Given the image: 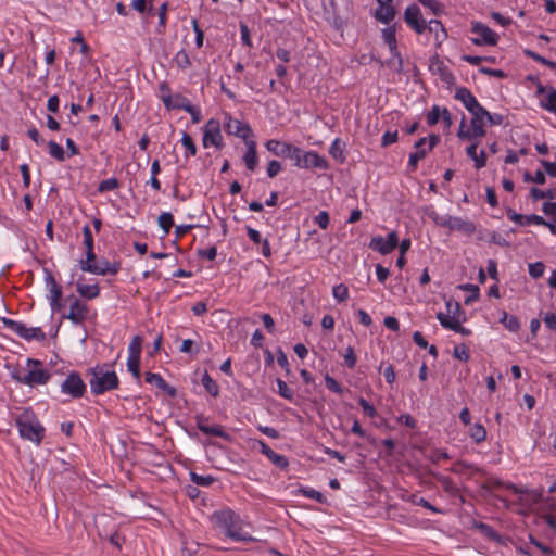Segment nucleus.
Segmentation results:
<instances>
[{"mask_svg":"<svg viewBox=\"0 0 556 556\" xmlns=\"http://www.w3.org/2000/svg\"><path fill=\"white\" fill-rule=\"evenodd\" d=\"M216 526L223 529L227 536L235 541H252L253 539L242 532V521L232 510L226 509L216 511L213 515Z\"/></svg>","mask_w":556,"mask_h":556,"instance_id":"obj_1","label":"nucleus"},{"mask_svg":"<svg viewBox=\"0 0 556 556\" xmlns=\"http://www.w3.org/2000/svg\"><path fill=\"white\" fill-rule=\"evenodd\" d=\"M480 110L481 111L475 110L473 112H470V114L472 115L471 121H470V128L467 127L466 117L463 116V118L460 121L459 129L457 131V137L460 140H472V139L482 138L485 136L486 130H485L484 126H485L488 110L485 108H483L482 105L480 106Z\"/></svg>","mask_w":556,"mask_h":556,"instance_id":"obj_2","label":"nucleus"},{"mask_svg":"<svg viewBox=\"0 0 556 556\" xmlns=\"http://www.w3.org/2000/svg\"><path fill=\"white\" fill-rule=\"evenodd\" d=\"M22 438L39 444L45 435V428L40 425L31 409H25L16 419Z\"/></svg>","mask_w":556,"mask_h":556,"instance_id":"obj_3","label":"nucleus"},{"mask_svg":"<svg viewBox=\"0 0 556 556\" xmlns=\"http://www.w3.org/2000/svg\"><path fill=\"white\" fill-rule=\"evenodd\" d=\"M96 367L91 369L89 384L91 392L102 394L106 391L117 389L119 380L115 371L105 370L104 367Z\"/></svg>","mask_w":556,"mask_h":556,"instance_id":"obj_4","label":"nucleus"},{"mask_svg":"<svg viewBox=\"0 0 556 556\" xmlns=\"http://www.w3.org/2000/svg\"><path fill=\"white\" fill-rule=\"evenodd\" d=\"M471 33L479 35L478 38H472L471 41L476 46H496L498 36L489 26L481 22L471 23Z\"/></svg>","mask_w":556,"mask_h":556,"instance_id":"obj_5","label":"nucleus"},{"mask_svg":"<svg viewBox=\"0 0 556 556\" xmlns=\"http://www.w3.org/2000/svg\"><path fill=\"white\" fill-rule=\"evenodd\" d=\"M61 391L71 395L73 399H79L84 396L86 392V384L79 374L73 371L62 382Z\"/></svg>","mask_w":556,"mask_h":556,"instance_id":"obj_6","label":"nucleus"},{"mask_svg":"<svg viewBox=\"0 0 556 556\" xmlns=\"http://www.w3.org/2000/svg\"><path fill=\"white\" fill-rule=\"evenodd\" d=\"M507 489L519 495L520 506L527 509H532L543 497V491L539 490H523L515 484H508Z\"/></svg>","mask_w":556,"mask_h":556,"instance_id":"obj_7","label":"nucleus"},{"mask_svg":"<svg viewBox=\"0 0 556 556\" xmlns=\"http://www.w3.org/2000/svg\"><path fill=\"white\" fill-rule=\"evenodd\" d=\"M399 244V237L396 231H391L384 239L381 236L372 237L369 242V248L378 251L382 255L391 253Z\"/></svg>","mask_w":556,"mask_h":556,"instance_id":"obj_8","label":"nucleus"},{"mask_svg":"<svg viewBox=\"0 0 556 556\" xmlns=\"http://www.w3.org/2000/svg\"><path fill=\"white\" fill-rule=\"evenodd\" d=\"M210 144L215 146L217 149L223 146L220 125L219 122L214 118H211L204 127L203 146L207 148Z\"/></svg>","mask_w":556,"mask_h":556,"instance_id":"obj_9","label":"nucleus"},{"mask_svg":"<svg viewBox=\"0 0 556 556\" xmlns=\"http://www.w3.org/2000/svg\"><path fill=\"white\" fill-rule=\"evenodd\" d=\"M404 20L407 25L413 28L417 34H422L426 30L427 23L421 16V12L418 5L412 4L406 8L404 13Z\"/></svg>","mask_w":556,"mask_h":556,"instance_id":"obj_10","label":"nucleus"},{"mask_svg":"<svg viewBox=\"0 0 556 556\" xmlns=\"http://www.w3.org/2000/svg\"><path fill=\"white\" fill-rule=\"evenodd\" d=\"M18 382L34 387L36 384H46L50 379V374L41 368H33L23 377H15Z\"/></svg>","mask_w":556,"mask_h":556,"instance_id":"obj_11","label":"nucleus"},{"mask_svg":"<svg viewBox=\"0 0 556 556\" xmlns=\"http://www.w3.org/2000/svg\"><path fill=\"white\" fill-rule=\"evenodd\" d=\"M546 96L540 100V104L548 112L556 114V89L554 87H544L541 83L538 84L536 94Z\"/></svg>","mask_w":556,"mask_h":556,"instance_id":"obj_12","label":"nucleus"},{"mask_svg":"<svg viewBox=\"0 0 556 556\" xmlns=\"http://www.w3.org/2000/svg\"><path fill=\"white\" fill-rule=\"evenodd\" d=\"M225 129L228 134L240 137L245 141L247 138L252 134L251 127L248 124L242 123L239 119L232 118L230 116L227 117Z\"/></svg>","mask_w":556,"mask_h":556,"instance_id":"obj_13","label":"nucleus"},{"mask_svg":"<svg viewBox=\"0 0 556 556\" xmlns=\"http://www.w3.org/2000/svg\"><path fill=\"white\" fill-rule=\"evenodd\" d=\"M382 37L384 42L388 45L390 52L397 58V66H395V72L401 73L403 71V59L397 51L396 47V37L394 28H386L382 30Z\"/></svg>","mask_w":556,"mask_h":556,"instance_id":"obj_14","label":"nucleus"},{"mask_svg":"<svg viewBox=\"0 0 556 556\" xmlns=\"http://www.w3.org/2000/svg\"><path fill=\"white\" fill-rule=\"evenodd\" d=\"M300 168H319L326 169L328 168V162L325 157L320 156L318 153L314 151L304 152L302 162L300 164Z\"/></svg>","mask_w":556,"mask_h":556,"instance_id":"obj_15","label":"nucleus"},{"mask_svg":"<svg viewBox=\"0 0 556 556\" xmlns=\"http://www.w3.org/2000/svg\"><path fill=\"white\" fill-rule=\"evenodd\" d=\"M71 299H73V302L71 304L70 312L65 317L75 324H80L87 318L88 307L75 296L72 295Z\"/></svg>","mask_w":556,"mask_h":556,"instance_id":"obj_16","label":"nucleus"},{"mask_svg":"<svg viewBox=\"0 0 556 556\" xmlns=\"http://www.w3.org/2000/svg\"><path fill=\"white\" fill-rule=\"evenodd\" d=\"M455 99L459 100L469 113L473 112L475 110L481 111V104L477 101L472 92L466 87H460L456 90Z\"/></svg>","mask_w":556,"mask_h":556,"instance_id":"obj_17","label":"nucleus"},{"mask_svg":"<svg viewBox=\"0 0 556 556\" xmlns=\"http://www.w3.org/2000/svg\"><path fill=\"white\" fill-rule=\"evenodd\" d=\"M255 443L260 446V451L264 454L274 465L278 468L285 469L288 467L289 462L283 455L275 453L264 441L255 440Z\"/></svg>","mask_w":556,"mask_h":556,"instance_id":"obj_18","label":"nucleus"},{"mask_svg":"<svg viewBox=\"0 0 556 556\" xmlns=\"http://www.w3.org/2000/svg\"><path fill=\"white\" fill-rule=\"evenodd\" d=\"M507 216L510 220H513L521 226H526V225H530V224H534V225L545 224V219L540 215H536V214L522 215V214L516 213L511 208H508Z\"/></svg>","mask_w":556,"mask_h":556,"instance_id":"obj_19","label":"nucleus"},{"mask_svg":"<svg viewBox=\"0 0 556 556\" xmlns=\"http://www.w3.org/2000/svg\"><path fill=\"white\" fill-rule=\"evenodd\" d=\"M97 261L94 250L89 249L86 251V260H81L79 262V268L83 271L104 276V269H101L96 265Z\"/></svg>","mask_w":556,"mask_h":556,"instance_id":"obj_20","label":"nucleus"},{"mask_svg":"<svg viewBox=\"0 0 556 556\" xmlns=\"http://www.w3.org/2000/svg\"><path fill=\"white\" fill-rule=\"evenodd\" d=\"M379 7L376 10V18L384 24H389L395 16V10L391 5L392 1L377 0Z\"/></svg>","mask_w":556,"mask_h":556,"instance_id":"obj_21","label":"nucleus"},{"mask_svg":"<svg viewBox=\"0 0 556 556\" xmlns=\"http://www.w3.org/2000/svg\"><path fill=\"white\" fill-rule=\"evenodd\" d=\"M146 381L150 384H155L160 390L166 392L169 396H176V389L169 386L160 374L147 372Z\"/></svg>","mask_w":556,"mask_h":556,"instance_id":"obj_22","label":"nucleus"},{"mask_svg":"<svg viewBox=\"0 0 556 556\" xmlns=\"http://www.w3.org/2000/svg\"><path fill=\"white\" fill-rule=\"evenodd\" d=\"M450 230H456L467 236H471L476 231V225L473 222L463 219L460 217L451 218Z\"/></svg>","mask_w":556,"mask_h":556,"instance_id":"obj_23","label":"nucleus"},{"mask_svg":"<svg viewBox=\"0 0 556 556\" xmlns=\"http://www.w3.org/2000/svg\"><path fill=\"white\" fill-rule=\"evenodd\" d=\"M16 334L25 340H38L43 341L46 339V333L41 330V328L38 327H26L24 324L21 323Z\"/></svg>","mask_w":556,"mask_h":556,"instance_id":"obj_24","label":"nucleus"},{"mask_svg":"<svg viewBox=\"0 0 556 556\" xmlns=\"http://www.w3.org/2000/svg\"><path fill=\"white\" fill-rule=\"evenodd\" d=\"M247 143V151L243 155V161L247 166V168L251 172H253L258 163L257 153H256V142L253 140L245 141Z\"/></svg>","mask_w":556,"mask_h":556,"instance_id":"obj_25","label":"nucleus"},{"mask_svg":"<svg viewBox=\"0 0 556 556\" xmlns=\"http://www.w3.org/2000/svg\"><path fill=\"white\" fill-rule=\"evenodd\" d=\"M426 142H427L426 138H420L415 143L416 151L414 153L409 154V160H408V166L412 169H415L417 167L418 162L426 156V154H427V149L425 148Z\"/></svg>","mask_w":556,"mask_h":556,"instance_id":"obj_26","label":"nucleus"},{"mask_svg":"<svg viewBox=\"0 0 556 556\" xmlns=\"http://www.w3.org/2000/svg\"><path fill=\"white\" fill-rule=\"evenodd\" d=\"M265 146L269 152H271L276 156H281V157H287V155H289L288 153L290 152V147H291L290 143L281 142L279 140H275V139L268 140L265 143Z\"/></svg>","mask_w":556,"mask_h":556,"instance_id":"obj_27","label":"nucleus"},{"mask_svg":"<svg viewBox=\"0 0 556 556\" xmlns=\"http://www.w3.org/2000/svg\"><path fill=\"white\" fill-rule=\"evenodd\" d=\"M163 102L167 109H181L185 111H186V108H189L192 105L188 99H186L179 94L175 96L174 98H172V96H163Z\"/></svg>","mask_w":556,"mask_h":556,"instance_id":"obj_28","label":"nucleus"},{"mask_svg":"<svg viewBox=\"0 0 556 556\" xmlns=\"http://www.w3.org/2000/svg\"><path fill=\"white\" fill-rule=\"evenodd\" d=\"M77 292L88 300L99 296L100 289L98 285H85L80 280L76 283Z\"/></svg>","mask_w":556,"mask_h":556,"instance_id":"obj_29","label":"nucleus"},{"mask_svg":"<svg viewBox=\"0 0 556 556\" xmlns=\"http://www.w3.org/2000/svg\"><path fill=\"white\" fill-rule=\"evenodd\" d=\"M426 28H428L430 33L435 34V39L438 40L439 43H441L447 37L446 29L444 28L443 24L438 20L429 21Z\"/></svg>","mask_w":556,"mask_h":556,"instance_id":"obj_30","label":"nucleus"},{"mask_svg":"<svg viewBox=\"0 0 556 556\" xmlns=\"http://www.w3.org/2000/svg\"><path fill=\"white\" fill-rule=\"evenodd\" d=\"M469 437L477 443L480 444L486 439V430L483 425L477 422L469 429Z\"/></svg>","mask_w":556,"mask_h":556,"instance_id":"obj_31","label":"nucleus"},{"mask_svg":"<svg viewBox=\"0 0 556 556\" xmlns=\"http://www.w3.org/2000/svg\"><path fill=\"white\" fill-rule=\"evenodd\" d=\"M200 431L204 434L215 435L226 441H230L231 437L223 430L220 426H200Z\"/></svg>","mask_w":556,"mask_h":556,"instance_id":"obj_32","label":"nucleus"},{"mask_svg":"<svg viewBox=\"0 0 556 556\" xmlns=\"http://www.w3.org/2000/svg\"><path fill=\"white\" fill-rule=\"evenodd\" d=\"M501 323L507 330L511 332H517L520 329V323L518 318L514 315L507 314L506 312H503Z\"/></svg>","mask_w":556,"mask_h":556,"instance_id":"obj_33","label":"nucleus"},{"mask_svg":"<svg viewBox=\"0 0 556 556\" xmlns=\"http://www.w3.org/2000/svg\"><path fill=\"white\" fill-rule=\"evenodd\" d=\"M202 384L212 396L217 397L219 395V387L207 371L202 377Z\"/></svg>","mask_w":556,"mask_h":556,"instance_id":"obj_34","label":"nucleus"},{"mask_svg":"<svg viewBox=\"0 0 556 556\" xmlns=\"http://www.w3.org/2000/svg\"><path fill=\"white\" fill-rule=\"evenodd\" d=\"M47 283L50 286V300H53L56 303V300H61L62 298V288L58 285L56 280L51 274H48Z\"/></svg>","mask_w":556,"mask_h":556,"instance_id":"obj_35","label":"nucleus"},{"mask_svg":"<svg viewBox=\"0 0 556 556\" xmlns=\"http://www.w3.org/2000/svg\"><path fill=\"white\" fill-rule=\"evenodd\" d=\"M49 154L59 162L65 161V152L64 149L53 140H50L48 143Z\"/></svg>","mask_w":556,"mask_h":556,"instance_id":"obj_36","label":"nucleus"},{"mask_svg":"<svg viewBox=\"0 0 556 556\" xmlns=\"http://www.w3.org/2000/svg\"><path fill=\"white\" fill-rule=\"evenodd\" d=\"M142 338L135 336L128 346L129 357H141Z\"/></svg>","mask_w":556,"mask_h":556,"instance_id":"obj_37","label":"nucleus"},{"mask_svg":"<svg viewBox=\"0 0 556 556\" xmlns=\"http://www.w3.org/2000/svg\"><path fill=\"white\" fill-rule=\"evenodd\" d=\"M159 226L164 230V232L167 235L170 231V228L174 225V218L172 213L164 212L162 213L157 218Z\"/></svg>","mask_w":556,"mask_h":556,"instance_id":"obj_38","label":"nucleus"},{"mask_svg":"<svg viewBox=\"0 0 556 556\" xmlns=\"http://www.w3.org/2000/svg\"><path fill=\"white\" fill-rule=\"evenodd\" d=\"M428 216L429 218H431L438 226L440 227H444V228H450V224H451V218L452 216L450 215H440L438 212L435 211H430L428 213Z\"/></svg>","mask_w":556,"mask_h":556,"instance_id":"obj_39","label":"nucleus"},{"mask_svg":"<svg viewBox=\"0 0 556 556\" xmlns=\"http://www.w3.org/2000/svg\"><path fill=\"white\" fill-rule=\"evenodd\" d=\"M530 195L534 201H538V200L544 199V198L554 199V198H556V190L548 189L546 191H543L539 188L533 187L530 189Z\"/></svg>","mask_w":556,"mask_h":556,"instance_id":"obj_40","label":"nucleus"},{"mask_svg":"<svg viewBox=\"0 0 556 556\" xmlns=\"http://www.w3.org/2000/svg\"><path fill=\"white\" fill-rule=\"evenodd\" d=\"M96 265L101 268V269H104V275L106 274H111V275H115L118 270H119V263H110L109 261L106 260H100V261H97Z\"/></svg>","mask_w":556,"mask_h":556,"instance_id":"obj_41","label":"nucleus"},{"mask_svg":"<svg viewBox=\"0 0 556 556\" xmlns=\"http://www.w3.org/2000/svg\"><path fill=\"white\" fill-rule=\"evenodd\" d=\"M298 493H301L302 495L308 497V498H313L315 501H317L318 503H325L326 502V497L323 493H320L319 491H316L314 489H306V488H301L298 490Z\"/></svg>","mask_w":556,"mask_h":556,"instance_id":"obj_42","label":"nucleus"},{"mask_svg":"<svg viewBox=\"0 0 556 556\" xmlns=\"http://www.w3.org/2000/svg\"><path fill=\"white\" fill-rule=\"evenodd\" d=\"M332 295L339 302H344L349 298V289L345 285L339 283L332 288Z\"/></svg>","mask_w":556,"mask_h":556,"instance_id":"obj_43","label":"nucleus"},{"mask_svg":"<svg viewBox=\"0 0 556 556\" xmlns=\"http://www.w3.org/2000/svg\"><path fill=\"white\" fill-rule=\"evenodd\" d=\"M437 318L442 327L450 330L455 329V324H458L459 321L458 319L455 318V316L450 317L448 315H445L443 313H438Z\"/></svg>","mask_w":556,"mask_h":556,"instance_id":"obj_44","label":"nucleus"},{"mask_svg":"<svg viewBox=\"0 0 556 556\" xmlns=\"http://www.w3.org/2000/svg\"><path fill=\"white\" fill-rule=\"evenodd\" d=\"M329 153L332 155L333 159L340 160L341 162L344 161L343 156V144L340 141V139H336L332 144L330 146Z\"/></svg>","mask_w":556,"mask_h":556,"instance_id":"obj_45","label":"nucleus"},{"mask_svg":"<svg viewBox=\"0 0 556 556\" xmlns=\"http://www.w3.org/2000/svg\"><path fill=\"white\" fill-rule=\"evenodd\" d=\"M525 54L528 55L529 58H531L532 60L548 66L549 68L556 70V62H554V61L547 60L544 56H542L531 50H526Z\"/></svg>","mask_w":556,"mask_h":556,"instance_id":"obj_46","label":"nucleus"},{"mask_svg":"<svg viewBox=\"0 0 556 556\" xmlns=\"http://www.w3.org/2000/svg\"><path fill=\"white\" fill-rule=\"evenodd\" d=\"M127 368L137 380L140 379V357L128 356Z\"/></svg>","mask_w":556,"mask_h":556,"instance_id":"obj_47","label":"nucleus"},{"mask_svg":"<svg viewBox=\"0 0 556 556\" xmlns=\"http://www.w3.org/2000/svg\"><path fill=\"white\" fill-rule=\"evenodd\" d=\"M278 393L287 400H293L294 393L291 388L281 379H277Z\"/></svg>","mask_w":556,"mask_h":556,"instance_id":"obj_48","label":"nucleus"},{"mask_svg":"<svg viewBox=\"0 0 556 556\" xmlns=\"http://www.w3.org/2000/svg\"><path fill=\"white\" fill-rule=\"evenodd\" d=\"M476 528L479 529L480 532L482 534H484L486 538L496 540V541L500 540V535L489 525L483 523V522H478V523H476Z\"/></svg>","mask_w":556,"mask_h":556,"instance_id":"obj_49","label":"nucleus"},{"mask_svg":"<svg viewBox=\"0 0 556 556\" xmlns=\"http://www.w3.org/2000/svg\"><path fill=\"white\" fill-rule=\"evenodd\" d=\"M453 355L459 361L467 362L469 359V349L466 344L462 343L454 348Z\"/></svg>","mask_w":556,"mask_h":556,"instance_id":"obj_50","label":"nucleus"},{"mask_svg":"<svg viewBox=\"0 0 556 556\" xmlns=\"http://www.w3.org/2000/svg\"><path fill=\"white\" fill-rule=\"evenodd\" d=\"M545 270V265L542 262H535L529 265V275L533 279H538L543 276Z\"/></svg>","mask_w":556,"mask_h":556,"instance_id":"obj_51","label":"nucleus"},{"mask_svg":"<svg viewBox=\"0 0 556 556\" xmlns=\"http://www.w3.org/2000/svg\"><path fill=\"white\" fill-rule=\"evenodd\" d=\"M191 480L198 485L208 486L214 482L215 479L212 476H202L191 472Z\"/></svg>","mask_w":556,"mask_h":556,"instance_id":"obj_52","label":"nucleus"},{"mask_svg":"<svg viewBox=\"0 0 556 556\" xmlns=\"http://www.w3.org/2000/svg\"><path fill=\"white\" fill-rule=\"evenodd\" d=\"M181 143L187 149V151L189 152L190 155L193 156L197 154V146L193 142L191 136L188 135L187 132H182Z\"/></svg>","mask_w":556,"mask_h":556,"instance_id":"obj_53","label":"nucleus"},{"mask_svg":"<svg viewBox=\"0 0 556 556\" xmlns=\"http://www.w3.org/2000/svg\"><path fill=\"white\" fill-rule=\"evenodd\" d=\"M287 159H291L294 161V165L300 167V164L302 162V157L304 154V151L298 147H294L291 144L290 152L288 153Z\"/></svg>","mask_w":556,"mask_h":556,"instance_id":"obj_54","label":"nucleus"},{"mask_svg":"<svg viewBox=\"0 0 556 556\" xmlns=\"http://www.w3.org/2000/svg\"><path fill=\"white\" fill-rule=\"evenodd\" d=\"M178 67L185 70L191 65L188 53L185 50H180L175 58Z\"/></svg>","mask_w":556,"mask_h":556,"instance_id":"obj_55","label":"nucleus"},{"mask_svg":"<svg viewBox=\"0 0 556 556\" xmlns=\"http://www.w3.org/2000/svg\"><path fill=\"white\" fill-rule=\"evenodd\" d=\"M441 116H442V111L440 110V108L438 105H433L432 109L427 114L428 125H430V126L435 125L439 122Z\"/></svg>","mask_w":556,"mask_h":556,"instance_id":"obj_56","label":"nucleus"},{"mask_svg":"<svg viewBox=\"0 0 556 556\" xmlns=\"http://www.w3.org/2000/svg\"><path fill=\"white\" fill-rule=\"evenodd\" d=\"M117 187H118V181H117V179H115V178H109V179L102 180V181L99 184L98 191H99V192L111 191V190L116 189Z\"/></svg>","mask_w":556,"mask_h":556,"instance_id":"obj_57","label":"nucleus"},{"mask_svg":"<svg viewBox=\"0 0 556 556\" xmlns=\"http://www.w3.org/2000/svg\"><path fill=\"white\" fill-rule=\"evenodd\" d=\"M325 383H326V387H327L330 391H332V392H334V393H337V394H342V393H343V389H342V387H341V386L338 383V381H337L334 378H332L331 376H329V375H326V376H325Z\"/></svg>","mask_w":556,"mask_h":556,"instance_id":"obj_58","label":"nucleus"},{"mask_svg":"<svg viewBox=\"0 0 556 556\" xmlns=\"http://www.w3.org/2000/svg\"><path fill=\"white\" fill-rule=\"evenodd\" d=\"M358 404L363 408V412L366 416L374 418L377 416L376 408L369 404L364 397L358 399Z\"/></svg>","mask_w":556,"mask_h":556,"instance_id":"obj_59","label":"nucleus"},{"mask_svg":"<svg viewBox=\"0 0 556 556\" xmlns=\"http://www.w3.org/2000/svg\"><path fill=\"white\" fill-rule=\"evenodd\" d=\"M83 236H84V244L86 247V251L91 249L93 250V237H92V232H91V229L88 225L84 226L83 227Z\"/></svg>","mask_w":556,"mask_h":556,"instance_id":"obj_60","label":"nucleus"},{"mask_svg":"<svg viewBox=\"0 0 556 556\" xmlns=\"http://www.w3.org/2000/svg\"><path fill=\"white\" fill-rule=\"evenodd\" d=\"M344 362L349 368H354L356 364V355L352 346H348L343 355Z\"/></svg>","mask_w":556,"mask_h":556,"instance_id":"obj_61","label":"nucleus"},{"mask_svg":"<svg viewBox=\"0 0 556 556\" xmlns=\"http://www.w3.org/2000/svg\"><path fill=\"white\" fill-rule=\"evenodd\" d=\"M240 33H241V40L242 43L247 47H252L251 38H250V30L247 24L240 23Z\"/></svg>","mask_w":556,"mask_h":556,"instance_id":"obj_62","label":"nucleus"},{"mask_svg":"<svg viewBox=\"0 0 556 556\" xmlns=\"http://www.w3.org/2000/svg\"><path fill=\"white\" fill-rule=\"evenodd\" d=\"M439 71H440V77L444 83H446L448 85H452L455 83V76L446 67H440Z\"/></svg>","mask_w":556,"mask_h":556,"instance_id":"obj_63","label":"nucleus"},{"mask_svg":"<svg viewBox=\"0 0 556 556\" xmlns=\"http://www.w3.org/2000/svg\"><path fill=\"white\" fill-rule=\"evenodd\" d=\"M543 321L546 325L547 328H549L553 331H556V314L553 312H548L543 317Z\"/></svg>","mask_w":556,"mask_h":556,"instance_id":"obj_64","label":"nucleus"}]
</instances>
